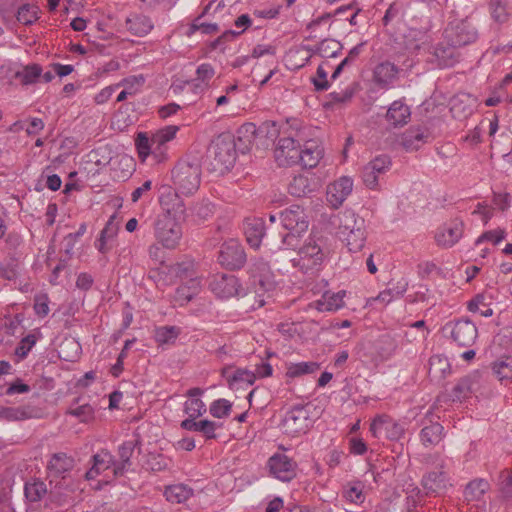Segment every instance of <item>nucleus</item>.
<instances>
[{
  "label": "nucleus",
  "mask_w": 512,
  "mask_h": 512,
  "mask_svg": "<svg viewBox=\"0 0 512 512\" xmlns=\"http://www.w3.org/2000/svg\"><path fill=\"white\" fill-rule=\"evenodd\" d=\"M499 491L503 498L512 501V469L503 470L499 475Z\"/></svg>",
  "instance_id": "55"
},
{
  "label": "nucleus",
  "mask_w": 512,
  "mask_h": 512,
  "mask_svg": "<svg viewBox=\"0 0 512 512\" xmlns=\"http://www.w3.org/2000/svg\"><path fill=\"white\" fill-rule=\"evenodd\" d=\"M256 132H257L256 125L253 123H245L238 128L237 133H238L239 137L245 138V145L244 146L239 145V151H241L242 153H245L251 148V146L255 140Z\"/></svg>",
  "instance_id": "49"
},
{
  "label": "nucleus",
  "mask_w": 512,
  "mask_h": 512,
  "mask_svg": "<svg viewBox=\"0 0 512 512\" xmlns=\"http://www.w3.org/2000/svg\"><path fill=\"white\" fill-rule=\"evenodd\" d=\"M505 237L506 233L504 230L501 229L486 231L476 239L475 246H479L484 241H490L493 244H498L502 240H504Z\"/></svg>",
  "instance_id": "59"
},
{
  "label": "nucleus",
  "mask_w": 512,
  "mask_h": 512,
  "mask_svg": "<svg viewBox=\"0 0 512 512\" xmlns=\"http://www.w3.org/2000/svg\"><path fill=\"white\" fill-rule=\"evenodd\" d=\"M193 495V489L184 484H174L167 486L164 491L166 500L171 503H183Z\"/></svg>",
  "instance_id": "38"
},
{
  "label": "nucleus",
  "mask_w": 512,
  "mask_h": 512,
  "mask_svg": "<svg viewBox=\"0 0 512 512\" xmlns=\"http://www.w3.org/2000/svg\"><path fill=\"white\" fill-rule=\"evenodd\" d=\"M342 44L334 39H324L318 45L309 47L308 50L322 58L337 57L342 51Z\"/></svg>",
  "instance_id": "35"
},
{
  "label": "nucleus",
  "mask_w": 512,
  "mask_h": 512,
  "mask_svg": "<svg viewBox=\"0 0 512 512\" xmlns=\"http://www.w3.org/2000/svg\"><path fill=\"white\" fill-rule=\"evenodd\" d=\"M202 169L197 158L182 159L172 169V182L177 192L191 195L200 186Z\"/></svg>",
  "instance_id": "4"
},
{
  "label": "nucleus",
  "mask_w": 512,
  "mask_h": 512,
  "mask_svg": "<svg viewBox=\"0 0 512 512\" xmlns=\"http://www.w3.org/2000/svg\"><path fill=\"white\" fill-rule=\"evenodd\" d=\"M26 498L31 502H37L46 494L47 488L44 482L35 481L27 483L24 488Z\"/></svg>",
  "instance_id": "52"
},
{
  "label": "nucleus",
  "mask_w": 512,
  "mask_h": 512,
  "mask_svg": "<svg viewBox=\"0 0 512 512\" xmlns=\"http://www.w3.org/2000/svg\"><path fill=\"white\" fill-rule=\"evenodd\" d=\"M490 10L493 19L497 22H504L507 19L506 7L502 0H490Z\"/></svg>",
  "instance_id": "62"
},
{
  "label": "nucleus",
  "mask_w": 512,
  "mask_h": 512,
  "mask_svg": "<svg viewBox=\"0 0 512 512\" xmlns=\"http://www.w3.org/2000/svg\"><path fill=\"white\" fill-rule=\"evenodd\" d=\"M256 380V374L252 371L238 368L232 373V377L230 378V387L237 382H243L247 385H252Z\"/></svg>",
  "instance_id": "58"
},
{
  "label": "nucleus",
  "mask_w": 512,
  "mask_h": 512,
  "mask_svg": "<svg viewBox=\"0 0 512 512\" xmlns=\"http://www.w3.org/2000/svg\"><path fill=\"white\" fill-rule=\"evenodd\" d=\"M250 277L255 288V293L261 295L273 291L276 281L269 264L263 259H254L249 267Z\"/></svg>",
  "instance_id": "9"
},
{
  "label": "nucleus",
  "mask_w": 512,
  "mask_h": 512,
  "mask_svg": "<svg viewBox=\"0 0 512 512\" xmlns=\"http://www.w3.org/2000/svg\"><path fill=\"white\" fill-rule=\"evenodd\" d=\"M449 327L451 328V338L460 347H471L478 337L476 325L468 319H461L453 325H446L445 329Z\"/></svg>",
  "instance_id": "15"
},
{
  "label": "nucleus",
  "mask_w": 512,
  "mask_h": 512,
  "mask_svg": "<svg viewBox=\"0 0 512 512\" xmlns=\"http://www.w3.org/2000/svg\"><path fill=\"white\" fill-rule=\"evenodd\" d=\"M49 298L47 294H39L34 298V311L37 316L45 317L48 315L49 309Z\"/></svg>",
  "instance_id": "63"
},
{
  "label": "nucleus",
  "mask_w": 512,
  "mask_h": 512,
  "mask_svg": "<svg viewBox=\"0 0 512 512\" xmlns=\"http://www.w3.org/2000/svg\"><path fill=\"white\" fill-rule=\"evenodd\" d=\"M286 127H287L286 124L283 127L279 128L276 122H274V121H265L259 127V131L261 133H265L267 138L274 140L277 137L282 136V131Z\"/></svg>",
  "instance_id": "61"
},
{
  "label": "nucleus",
  "mask_w": 512,
  "mask_h": 512,
  "mask_svg": "<svg viewBox=\"0 0 512 512\" xmlns=\"http://www.w3.org/2000/svg\"><path fill=\"white\" fill-rule=\"evenodd\" d=\"M305 140L301 143L300 155L297 164H301L304 168H314L318 165L323 157V147L318 138L313 137L314 130L307 126Z\"/></svg>",
  "instance_id": "10"
},
{
  "label": "nucleus",
  "mask_w": 512,
  "mask_h": 512,
  "mask_svg": "<svg viewBox=\"0 0 512 512\" xmlns=\"http://www.w3.org/2000/svg\"><path fill=\"white\" fill-rule=\"evenodd\" d=\"M340 238L346 242L349 251L359 252L364 247L366 241L365 226L355 229L354 231H351V233H347Z\"/></svg>",
  "instance_id": "40"
},
{
  "label": "nucleus",
  "mask_w": 512,
  "mask_h": 512,
  "mask_svg": "<svg viewBox=\"0 0 512 512\" xmlns=\"http://www.w3.org/2000/svg\"><path fill=\"white\" fill-rule=\"evenodd\" d=\"M111 467H115V460L113 455L102 449L99 453L92 457V467L85 473L87 480L95 479L102 471H105Z\"/></svg>",
  "instance_id": "29"
},
{
  "label": "nucleus",
  "mask_w": 512,
  "mask_h": 512,
  "mask_svg": "<svg viewBox=\"0 0 512 512\" xmlns=\"http://www.w3.org/2000/svg\"><path fill=\"white\" fill-rule=\"evenodd\" d=\"M353 181L349 177H341L327 187L326 199L327 202L333 207H340L346 200L348 195L352 192Z\"/></svg>",
  "instance_id": "20"
},
{
  "label": "nucleus",
  "mask_w": 512,
  "mask_h": 512,
  "mask_svg": "<svg viewBox=\"0 0 512 512\" xmlns=\"http://www.w3.org/2000/svg\"><path fill=\"white\" fill-rule=\"evenodd\" d=\"M282 229L286 232H292L294 237L299 240L302 233L308 229L309 222L305 211L299 205H292L280 213Z\"/></svg>",
  "instance_id": "11"
},
{
  "label": "nucleus",
  "mask_w": 512,
  "mask_h": 512,
  "mask_svg": "<svg viewBox=\"0 0 512 512\" xmlns=\"http://www.w3.org/2000/svg\"><path fill=\"white\" fill-rule=\"evenodd\" d=\"M358 87V83L353 82L344 89L340 91H333L329 94L330 103H346L352 99L354 96L356 89Z\"/></svg>",
  "instance_id": "53"
},
{
  "label": "nucleus",
  "mask_w": 512,
  "mask_h": 512,
  "mask_svg": "<svg viewBox=\"0 0 512 512\" xmlns=\"http://www.w3.org/2000/svg\"><path fill=\"white\" fill-rule=\"evenodd\" d=\"M313 421L311 419V405L297 404L292 406L282 421L284 432L291 436L306 433Z\"/></svg>",
  "instance_id": "7"
},
{
  "label": "nucleus",
  "mask_w": 512,
  "mask_h": 512,
  "mask_svg": "<svg viewBox=\"0 0 512 512\" xmlns=\"http://www.w3.org/2000/svg\"><path fill=\"white\" fill-rule=\"evenodd\" d=\"M41 410L33 405L6 407L0 410V417L8 421H21L41 417Z\"/></svg>",
  "instance_id": "27"
},
{
  "label": "nucleus",
  "mask_w": 512,
  "mask_h": 512,
  "mask_svg": "<svg viewBox=\"0 0 512 512\" xmlns=\"http://www.w3.org/2000/svg\"><path fill=\"white\" fill-rule=\"evenodd\" d=\"M160 205L164 212L155 221V237L165 248L174 249L182 237L176 217L184 214L185 207L177 193L172 192L160 196Z\"/></svg>",
  "instance_id": "1"
},
{
  "label": "nucleus",
  "mask_w": 512,
  "mask_h": 512,
  "mask_svg": "<svg viewBox=\"0 0 512 512\" xmlns=\"http://www.w3.org/2000/svg\"><path fill=\"white\" fill-rule=\"evenodd\" d=\"M324 259L319 240L309 238V240L299 248L298 257L292 259L294 267L299 268L302 272L308 273L318 267Z\"/></svg>",
  "instance_id": "8"
},
{
  "label": "nucleus",
  "mask_w": 512,
  "mask_h": 512,
  "mask_svg": "<svg viewBox=\"0 0 512 512\" xmlns=\"http://www.w3.org/2000/svg\"><path fill=\"white\" fill-rule=\"evenodd\" d=\"M391 164V158L386 154L378 155L366 164L362 170V180L366 187L375 189L378 186L379 175L386 173Z\"/></svg>",
  "instance_id": "17"
},
{
  "label": "nucleus",
  "mask_w": 512,
  "mask_h": 512,
  "mask_svg": "<svg viewBox=\"0 0 512 512\" xmlns=\"http://www.w3.org/2000/svg\"><path fill=\"white\" fill-rule=\"evenodd\" d=\"M288 191L292 196L303 197L313 191L311 181L306 175H296L288 186Z\"/></svg>",
  "instance_id": "39"
},
{
  "label": "nucleus",
  "mask_w": 512,
  "mask_h": 512,
  "mask_svg": "<svg viewBox=\"0 0 512 512\" xmlns=\"http://www.w3.org/2000/svg\"><path fill=\"white\" fill-rule=\"evenodd\" d=\"M411 117L410 107L402 100H395L388 107L386 121L394 128L403 127Z\"/></svg>",
  "instance_id": "25"
},
{
  "label": "nucleus",
  "mask_w": 512,
  "mask_h": 512,
  "mask_svg": "<svg viewBox=\"0 0 512 512\" xmlns=\"http://www.w3.org/2000/svg\"><path fill=\"white\" fill-rule=\"evenodd\" d=\"M138 444L136 440H129L123 442L118 448L119 462L115 461L114 475L122 476L124 472L131 467V457Z\"/></svg>",
  "instance_id": "30"
},
{
  "label": "nucleus",
  "mask_w": 512,
  "mask_h": 512,
  "mask_svg": "<svg viewBox=\"0 0 512 512\" xmlns=\"http://www.w3.org/2000/svg\"><path fill=\"white\" fill-rule=\"evenodd\" d=\"M426 465L434 466V469L422 475L420 484L425 495L443 496L452 487L451 478L446 470V462L439 454H430L424 458Z\"/></svg>",
  "instance_id": "3"
},
{
  "label": "nucleus",
  "mask_w": 512,
  "mask_h": 512,
  "mask_svg": "<svg viewBox=\"0 0 512 512\" xmlns=\"http://www.w3.org/2000/svg\"><path fill=\"white\" fill-rule=\"evenodd\" d=\"M464 223L460 219H454L440 226L435 233V242L439 247L451 248L463 236Z\"/></svg>",
  "instance_id": "18"
},
{
  "label": "nucleus",
  "mask_w": 512,
  "mask_h": 512,
  "mask_svg": "<svg viewBox=\"0 0 512 512\" xmlns=\"http://www.w3.org/2000/svg\"><path fill=\"white\" fill-rule=\"evenodd\" d=\"M126 28L131 34L143 37L152 30L153 24L147 16L133 15L126 19Z\"/></svg>",
  "instance_id": "34"
},
{
  "label": "nucleus",
  "mask_w": 512,
  "mask_h": 512,
  "mask_svg": "<svg viewBox=\"0 0 512 512\" xmlns=\"http://www.w3.org/2000/svg\"><path fill=\"white\" fill-rule=\"evenodd\" d=\"M42 75V68L38 64H30L23 67L22 70L15 73V78L22 85H31L36 83Z\"/></svg>",
  "instance_id": "41"
},
{
  "label": "nucleus",
  "mask_w": 512,
  "mask_h": 512,
  "mask_svg": "<svg viewBox=\"0 0 512 512\" xmlns=\"http://www.w3.org/2000/svg\"><path fill=\"white\" fill-rule=\"evenodd\" d=\"M404 431V427L388 415H378L370 424V432L376 438L384 435L387 439L398 440Z\"/></svg>",
  "instance_id": "16"
},
{
  "label": "nucleus",
  "mask_w": 512,
  "mask_h": 512,
  "mask_svg": "<svg viewBox=\"0 0 512 512\" xmlns=\"http://www.w3.org/2000/svg\"><path fill=\"white\" fill-rule=\"evenodd\" d=\"M427 138L428 134H425L420 128L410 129L404 134L403 145L406 149H417L418 144H415V142H425Z\"/></svg>",
  "instance_id": "54"
},
{
  "label": "nucleus",
  "mask_w": 512,
  "mask_h": 512,
  "mask_svg": "<svg viewBox=\"0 0 512 512\" xmlns=\"http://www.w3.org/2000/svg\"><path fill=\"white\" fill-rule=\"evenodd\" d=\"M179 334V328L175 326H163L156 329L155 339L159 344H169L173 343Z\"/></svg>",
  "instance_id": "51"
},
{
  "label": "nucleus",
  "mask_w": 512,
  "mask_h": 512,
  "mask_svg": "<svg viewBox=\"0 0 512 512\" xmlns=\"http://www.w3.org/2000/svg\"><path fill=\"white\" fill-rule=\"evenodd\" d=\"M286 126L274 150L275 159L280 166L297 164L301 143L306 139L307 126L302 125L299 120H287Z\"/></svg>",
  "instance_id": "2"
},
{
  "label": "nucleus",
  "mask_w": 512,
  "mask_h": 512,
  "mask_svg": "<svg viewBox=\"0 0 512 512\" xmlns=\"http://www.w3.org/2000/svg\"><path fill=\"white\" fill-rule=\"evenodd\" d=\"M178 129V126L169 125L163 129L158 130L152 136V146H156L157 148H159L160 151L163 145H165L167 142H169L175 137Z\"/></svg>",
  "instance_id": "48"
},
{
  "label": "nucleus",
  "mask_w": 512,
  "mask_h": 512,
  "mask_svg": "<svg viewBox=\"0 0 512 512\" xmlns=\"http://www.w3.org/2000/svg\"><path fill=\"white\" fill-rule=\"evenodd\" d=\"M218 261L230 270L240 269L246 263V253L243 246L236 240H229L222 244Z\"/></svg>",
  "instance_id": "12"
},
{
  "label": "nucleus",
  "mask_w": 512,
  "mask_h": 512,
  "mask_svg": "<svg viewBox=\"0 0 512 512\" xmlns=\"http://www.w3.org/2000/svg\"><path fill=\"white\" fill-rule=\"evenodd\" d=\"M342 495L346 500L352 503L363 502V484L360 481L347 483L343 486Z\"/></svg>",
  "instance_id": "46"
},
{
  "label": "nucleus",
  "mask_w": 512,
  "mask_h": 512,
  "mask_svg": "<svg viewBox=\"0 0 512 512\" xmlns=\"http://www.w3.org/2000/svg\"><path fill=\"white\" fill-rule=\"evenodd\" d=\"M139 157L144 161L150 153H156L159 148L152 146V138L150 139L146 133H138L135 140Z\"/></svg>",
  "instance_id": "47"
},
{
  "label": "nucleus",
  "mask_w": 512,
  "mask_h": 512,
  "mask_svg": "<svg viewBox=\"0 0 512 512\" xmlns=\"http://www.w3.org/2000/svg\"><path fill=\"white\" fill-rule=\"evenodd\" d=\"M320 368L317 362H299L290 363L287 365L286 376L289 378H296L306 374H312Z\"/></svg>",
  "instance_id": "42"
},
{
  "label": "nucleus",
  "mask_w": 512,
  "mask_h": 512,
  "mask_svg": "<svg viewBox=\"0 0 512 512\" xmlns=\"http://www.w3.org/2000/svg\"><path fill=\"white\" fill-rule=\"evenodd\" d=\"M476 375L461 378L453 387L451 397L453 401H462L470 396L476 385Z\"/></svg>",
  "instance_id": "36"
},
{
  "label": "nucleus",
  "mask_w": 512,
  "mask_h": 512,
  "mask_svg": "<svg viewBox=\"0 0 512 512\" xmlns=\"http://www.w3.org/2000/svg\"><path fill=\"white\" fill-rule=\"evenodd\" d=\"M327 76L328 73L324 64L319 65L316 71V77L312 78L316 91H324L330 87V82L328 81Z\"/></svg>",
  "instance_id": "60"
},
{
  "label": "nucleus",
  "mask_w": 512,
  "mask_h": 512,
  "mask_svg": "<svg viewBox=\"0 0 512 512\" xmlns=\"http://www.w3.org/2000/svg\"><path fill=\"white\" fill-rule=\"evenodd\" d=\"M244 233L248 244L252 248H259L262 239L266 236V228L261 218L246 219L244 223Z\"/></svg>",
  "instance_id": "28"
},
{
  "label": "nucleus",
  "mask_w": 512,
  "mask_h": 512,
  "mask_svg": "<svg viewBox=\"0 0 512 512\" xmlns=\"http://www.w3.org/2000/svg\"><path fill=\"white\" fill-rule=\"evenodd\" d=\"M38 13V6L25 3L18 8L16 18L24 25H31L38 19Z\"/></svg>",
  "instance_id": "45"
},
{
  "label": "nucleus",
  "mask_w": 512,
  "mask_h": 512,
  "mask_svg": "<svg viewBox=\"0 0 512 512\" xmlns=\"http://www.w3.org/2000/svg\"><path fill=\"white\" fill-rule=\"evenodd\" d=\"M236 146L232 135L218 136L209 149V170L217 174L228 172L236 161Z\"/></svg>",
  "instance_id": "5"
},
{
  "label": "nucleus",
  "mask_w": 512,
  "mask_h": 512,
  "mask_svg": "<svg viewBox=\"0 0 512 512\" xmlns=\"http://www.w3.org/2000/svg\"><path fill=\"white\" fill-rule=\"evenodd\" d=\"M299 240L294 237L292 232H286L285 230L274 231L270 230L265 236V245L270 250H282V249H294L298 246Z\"/></svg>",
  "instance_id": "23"
},
{
  "label": "nucleus",
  "mask_w": 512,
  "mask_h": 512,
  "mask_svg": "<svg viewBox=\"0 0 512 512\" xmlns=\"http://www.w3.org/2000/svg\"><path fill=\"white\" fill-rule=\"evenodd\" d=\"M430 412L422 420L423 428L419 437L422 445L425 447L438 445L444 437V427L438 422H432L428 419Z\"/></svg>",
  "instance_id": "21"
},
{
  "label": "nucleus",
  "mask_w": 512,
  "mask_h": 512,
  "mask_svg": "<svg viewBox=\"0 0 512 512\" xmlns=\"http://www.w3.org/2000/svg\"><path fill=\"white\" fill-rule=\"evenodd\" d=\"M363 226H365V220L352 210H345L338 215V234L340 237Z\"/></svg>",
  "instance_id": "31"
},
{
  "label": "nucleus",
  "mask_w": 512,
  "mask_h": 512,
  "mask_svg": "<svg viewBox=\"0 0 512 512\" xmlns=\"http://www.w3.org/2000/svg\"><path fill=\"white\" fill-rule=\"evenodd\" d=\"M67 413L87 423L94 419L95 410L90 404H83L76 408H70Z\"/></svg>",
  "instance_id": "57"
},
{
  "label": "nucleus",
  "mask_w": 512,
  "mask_h": 512,
  "mask_svg": "<svg viewBox=\"0 0 512 512\" xmlns=\"http://www.w3.org/2000/svg\"><path fill=\"white\" fill-rule=\"evenodd\" d=\"M457 48L458 46L446 40L433 48L432 53L440 68L452 67L458 62L459 53Z\"/></svg>",
  "instance_id": "24"
},
{
  "label": "nucleus",
  "mask_w": 512,
  "mask_h": 512,
  "mask_svg": "<svg viewBox=\"0 0 512 512\" xmlns=\"http://www.w3.org/2000/svg\"><path fill=\"white\" fill-rule=\"evenodd\" d=\"M432 38L430 34L421 29L411 28L404 35V45L410 53H417L420 50H430Z\"/></svg>",
  "instance_id": "22"
},
{
  "label": "nucleus",
  "mask_w": 512,
  "mask_h": 512,
  "mask_svg": "<svg viewBox=\"0 0 512 512\" xmlns=\"http://www.w3.org/2000/svg\"><path fill=\"white\" fill-rule=\"evenodd\" d=\"M232 409V404L227 399H217L210 405V414L215 418H225L229 416Z\"/></svg>",
  "instance_id": "56"
},
{
  "label": "nucleus",
  "mask_w": 512,
  "mask_h": 512,
  "mask_svg": "<svg viewBox=\"0 0 512 512\" xmlns=\"http://www.w3.org/2000/svg\"><path fill=\"white\" fill-rule=\"evenodd\" d=\"M444 34L446 41H451L458 47L468 45L477 39L475 28L466 20L450 23Z\"/></svg>",
  "instance_id": "13"
},
{
  "label": "nucleus",
  "mask_w": 512,
  "mask_h": 512,
  "mask_svg": "<svg viewBox=\"0 0 512 512\" xmlns=\"http://www.w3.org/2000/svg\"><path fill=\"white\" fill-rule=\"evenodd\" d=\"M36 344V337L33 334H29L24 337L18 347L15 350L17 356L24 358L27 356L32 347Z\"/></svg>",
  "instance_id": "64"
},
{
  "label": "nucleus",
  "mask_w": 512,
  "mask_h": 512,
  "mask_svg": "<svg viewBox=\"0 0 512 512\" xmlns=\"http://www.w3.org/2000/svg\"><path fill=\"white\" fill-rule=\"evenodd\" d=\"M209 286L211 291L220 298L239 295L241 287L235 275L226 273L214 275Z\"/></svg>",
  "instance_id": "19"
},
{
  "label": "nucleus",
  "mask_w": 512,
  "mask_h": 512,
  "mask_svg": "<svg viewBox=\"0 0 512 512\" xmlns=\"http://www.w3.org/2000/svg\"><path fill=\"white\" fill-rule=\"evenodd\" d=\"M251 25V19L250 17L247 15V14H242L240 15L236 20H235V26L237 28H242L241 31H233V30H228L226 32H224L220 37H218L214 42H213V45L212 47L213 48H216L222 41H226V40H232L234 39L235 37L239 36L241 33H243L249 26Z\"/></svg>",
  "instance_id": "43"
},
{
  "label": "nucleus",
  "mask_w": 512,
  "mask_h": 512,
  "mask_svg": "<svg viewBox=\"0 0 512 512\" xmlns=\"http://www.w3.org/2000/svg\"><path fill=\"white\" fill-rule=\"evenodd\" d=\"M400 69L393 63L385 61L379 63L373 71V81L380 88L387 89L398 78Z\"/></svg>",
  "instance_id": "26"
},
{
  "label": "nucleus",
  "mask_w": 512,
  "mask_h": 512,
  "mask_svg": "<svg viewBox=\"0 0 512 512\" xmlns=\"http://www.w3.org/2000/svg\"><path fill=\"white\" fill-rule=\"evenodd\" d=\"M74 466L75 460L72 456H68L63 452L54 453L47 464V478L49 484H54L55 487L60 489H68L69 484L67 480Z\"/></svg>",
  "instance_id": "6"
},
{
  "label": "nucleus",
  "mask_w": 512,
  "mask_h": 512,
  "mask_svg": "<svg viewBox=\"0 0 512 512\" xmlns=\"http://www.w3.org/2000/svg\"><path fill=\"white\" fill-rule=\"evenodd\" d=\"M345 291L337 293L326 292L316 302V309L320 312L336 311L344 306Z\"/></svg>",
  "instance_id": "33"
},
{
  "label": "nucleus",
  "mask_w": 512,
  "mask_h": 512,
  "mask_svg": "<svg viewBox=\"0 0 512 512\" xmlns=\"http://www.w3.org/2000/svg\"><path fill=\"white\" fill-rule=\"evenodd\" d=\"M492 370L500 381L512 380V356H502L494 361Z\"/></svg>",
  "instance_id": "44"
},
{
  "label": "nucleus",
  "mask_w": 512,
  "mask_h": 512,
  "mask_svg": "<svg viewBox=\"0 0 512 512\" xmlns=\"http://www.w3.org/2000/svg\"><path fill=\"white\" fill-rule=\"evenodd\" d=\"M270 474L282 482H289L296 477L297 464L285 454L276 453L268 460Z\"/></svg>",
  "instance_id": "14"
},
{
  "label": "nucleus",
  "mask_w": 512,
  "mask_h": 512,
  "mask_svg": "<svg viewBox=\"0 0 512 512\" xmlns=\"http://www.w3.org/2000/svg\"><path fill=\"white\" fill-rule=\"evenodd\" d=\"M203 390L199 387L191 388L187 391V400L184 404V411L189 417H200L206 412V405L198 397L203 394Z\"/></svg>",
  "instance_id": "32"
},
{
  "label": "nucleus",
  "mask_w": 512,
  "mask_h": 512,
  "mask_svg": "<svg viewBox=\"0 0 512 512\" xmlns=\"http://www.w3.org/2000/svg\"><path fill=\"white\" fill-rule=\"evenodd\" d=\"M490 484L483 478H478L470 481L464 490V497L467 501H479L483 498L485 493L489 490Z\"/></svg>",
  "instance_id": "37"
},
{
  "label": "nucleus",
  "mask_w": 512,
  "mask_h": 512,
  "mask_svg": "<svg viewBox=\"0 0 512 512\" xmlns=\"http://www.w3.org/2000/svg\"><path fill=\"white\" fill-rule=\"evenodd\" d=\"M487 297L484 294H477L468 303V310L470 312H479L481 316L490 317L493 315V310L489 307V303L486 302Z\"/></svg>",
  "instance_id": "50"
}]
</instances>
